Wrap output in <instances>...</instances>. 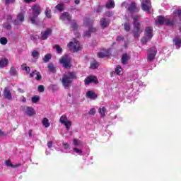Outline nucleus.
Here are the masks:
<instances>
[{"label": "nucleus", "mask_w": 181, "mask_h": 181, "mask_svg": "<svg viewBox=\"0 0 181 181\" xmlns=\"http://www.w3.org/2000/svg\"><path fill=\"white\" fill-rule=\"evenodd\" d=\"M21 100L23 102V103H26V98H25L24 96H22L21 98Z\"/></svg>", "instance_id": "obj_56"}, {"label": "nucleus", "mask_w": 181, "mask_h": 181, "mask_svg": "<svg viewBox=\"0 0 181 181\" xmlns=\"http://www.w3.org/2000/svg\"><path fill=\"white\" fill-rule=\"evenodd\" d=\"M115 72L118 76H121L122 74V67L121 66L117 65L115 69Z\"/></svg>", "instance_id": "obj_33"}, {"label": "nucleus", "mask_w": 181, "mask_h": 181, "mask_svg": "<svg viewBox=\"0 0 181 181\" xmlns=\"http://www.w3.org/2000/svg\"><path fill=\"white\" fill-rule=\"evenodd\" d=\"M67 117H66V115H62L59 119V122H61V124H64L67 122Z\"/></svg>", "instance_id": "obj_39"}, {"label": "nucleus", "mask_w": 181, "mask_h": 181, "mask_svg": "<svg viewBox=\"0 0 181 181\" xmlns=\"http://www.w3.org/2000/svg\"><path fill=\"white\" fill-rule=\"evenodd\" d=\"M32 9V14L29 16L28 20L33 25H36V19L40 15V7L37 5H34Z\"/></svg>", "instance_id": "obj_4"}, {"label": "nucleus", "mask_w": 181, "mask_h": 181, "mask_svg": "<svg viewBox=\"0 0 181 181\" xmlns=\"http://www.w3.org/2000/svg\"><path fill=\"white\" fill-rule=\"evenodd\" d=\"M0 43L1 45H6L8 43V40L6 37H1L0 38Z\"/></svg>", "instance_id": "obj_45"}, {"label": "nucleus", "mask_w": 181, "mask_h": 181, "mask_svg": "<svg viewBox=\"0 0 181 181\" xmlns=\"http://www.w3.org/2000/svg\"><path fill=\"white\" fill-rule=\"evenodd\" d=\"M40 98L38 95H35L31 98V101L33 104H36L37 103H38V101H40Z\"/></svg>", "instance_id": "obj_37"}, {"label": "nucleus", "mask_w": 181, "mask_h": 181, "mask_svg": "<svg viewBox=\"0 0 181 181\" xmlns=\"http://www.w3.org/2000/svg\"><path fill=\"white\" fill-rule=\"evenodd\" d=\"M38 91L40 93H43V91H45V86H43V85H40L38 86Z\"/></svg>", "instance_id": "obj_48"}, {"label": "nucleus", "mask_w": 181, "mask_h": 181, "mask_svg": "<svg viewBox=\"0 0 181 181\" xmlns=\"http://www.w3.org/2000/svg\"><path fill=\"white\" fill-rule=\"evenodd\" d=\"M0 135H4V132H2V131L0 130Z\"/></svg>", "instance_id": "obj_64"}, {"label": "nucleus", "mask_w": 181, "mask_h": 181, "mask_svg": "<svg viewBox=\"0 0 181 181\" xmlns=\"http://www.w3.org/2000/svg\"><path fill=\"white\" fill-rule=\"evenodd\" d=\"M122 6H126L130 13H134V12H136V4L135 2H132L130 4H128L127 2H124L122 4Z\"/></svg>", "instance_id": "obj_10"}, {"label": "nucleus", "mask_w": 181, "mask_h": 181, "mask_svg": "<svg viewBox=\"0 0 181 181\" xmlns=\"http://www.w3.org/2000/svg\"><path fill=\"white\" fill-rule=\"evenodd\" d=\"M93 20L85 18L83 20V23L85 26H88V30L85 32L83 36L90 37L91 36V33L97 32V28H93Z\"/></svg>", "instance_id": "obj_3"}, {"label": "nucleus", "mask_w": 181, "mask_h": 181, "mask_svg": "<svg viewBox=\"0 0 181 181\" xmlns=\"http://www.w3.org/2000/svg\"><path fill=\"white\" fill-rule=\"evenodd\" d=\"M98 81V79H97V77L94 76H88L87 77L86 79H85V84L87 85V84H90V83H96Z\"/></svg>", "instance_id": "obj_16"}, {"label": "nucleus", "mask_w": 181, "mask_h": 181, "mask_svg": "<svg viewBox=\"0 0 181 181\" xmlns=\"http://www.w3.org/2000/svg\"><path fill=\"white\" fill-rule=\"evenodd\" d=\"M21 69L22 70H24L25 71V73H27L28 74H29V73H30V68L28 66H26V64H23L21 65Z\"/></svg>", "instance_id": "obj_32"}, {"label": "nucleus", "mask_w": 181, "mask_h": 181, "mask_svg": "<svg viewBox=\"0 0 181 181\" xmlns=\"http://www.w3.org/2000/svg\"><path fill=\"white\" fill-rule=\"evenodd\" d=\"M115 6V4L114 3V1L110 0L107 4H106V8L107 9H111L112 8H114Z\"/></svg>", "instance_id": "obj_31"}, {"label": "nucleus", "mask_w": 181, "mask_h": 181, "mask_svg": "<svg viewBox=\"0 0 181 181\" xmlns=\"http://www.w3.org/2000/svg\"><path fill=\"white\" fill-rule=\"evenodd\" d=\"M76 78L77 76L75 72L69 71L65 74L62 79L63 87H64L66 90H69V88H70V86H71V83H73V81Z\"/></svg>", "instance_id": "obj_1"}, {"label": "nucleus", "mask_w": 181, "mask_h": 181, "mask_svg": "<svg viewBox=\"0 0 181 181\" xmlns=\"http://www.w3.org/2000/svg\"><path fill=\"white\" fill-rule=\"evenodd\" d=\"M61 19L62 21H67L69 23L71 22V17H70V14H69V13H67V12H64L62 14Z\"/></svg>", "instance_id": "obj_20"}, {"label": "nucleus", "mask_w": 181, "mask_h": 181, "mask_svg": "<svg viewBox=\"0 0 181 181\" xmlns=\"http://www.w3.org/2000/svg\"><path fill=\"white\" fill-rule=\"evenodd\" d=\"M139 18L140 16L136 15L132 17L134 20L133 25L134 28V30L133 31L134 39H138L142 31H141V24L139 23Z\"/></svg>", "instance_id": "obj_2"}, {"label": "nucleus", "mask_w": 181, "mask_h": 181, "mask_svg": "<svg viewBox=\"0 0 181 181\" xmlns=\"http://www.w3.org/2000/svg\"><path fill=\"white\" fill-rule=\"evenodd\" d=\"M173 45L175 46V48L179 49L181 47V37L176 35L173 39Z\"/></svg>", "instance_id": "obj_11"}, {"label": "nucleus", "mask_w": 181, "mask_h": 181, "mask_svg": "<svg viewBox=\"0 0 181 181\" xmlns=\"http://www.w3.org/2000/svg\"><path fill=\"white\" fill-rule=\"evenodd\" d=\"M55 49H56L57 52L58 54H60V53H62V52H63V49H62V47H60V46H59V45H55Z\"/></svg>", "instance_id": "obj_47"}, {"label": "nucleus", "mask_w": 181, "mask_h": 181, "mask_svg": "<svg viewBox=\"0 0 181 181\" xmlns=\"http://www.w3.org/2000/svg\"><path fill=\"white\" fill-rule=\"evenodd\" d=\"M64 125H65L66 130L69 131V129H70V127H71V122L68 120L64 123Z\"/></svg>", "instance_id": "obj_43"}, {"label": "nucleus", "mask_w": 181, "mask_h": 181, "mask_svg": "<svg viewBox=\"0 0 181 181\" xmlns=\"http://www.w3.org/2000/svg\"><path fill=\"white\" fill-rule=\"evenodd\" d=\"M74 145L75 148H83V142L80 140H77L76 139H74Z\"/></svg>", "instance_id": "obj_26"}, {"label": "nucleus", "mask_w": 181, "mask_h": 181, "mask_svg": "<svg viewBox=\"0 0 181 181\" xmlns=\"http://www.w3.org/2000/svg\"><path fill=\"white\" fill-rule=\"evenodd\" d=\"M99 114L102 118L105 117V113L107 112V109L104 106H101L98 110Z\"/></svg>", "instance_id": "obj_25"}, {"label": "nucleus", "mask_w": 181, "mask_h": 181, "mask_svg": "<svg viewBox=\"0 0 181 181\" xmlns=\"http://www.w3.org/2000/svg\"><path fill=\"white\" fill-rule=\"evenodd\" d=\"M29 136H32V131H30V130L29 132Z\"/></svg>", "instance_id": "obj_63"}, {"label": "nucleus", "mask_w": 181, "mask_h": 181, "mask_svg": "<svg viewBox=\"0 0 181 181\" xmlns=\"http://www.w3.org/2000/svg\"><path fill=\"white\" fill-rule=\"evenodd\" d=\"M24 112L25 114H26V115H28V117H32V115H35V110L33 109V107H26L24 109Z\"/></svg>", "instance_id": "obj_17"}, {"label": "nucleus", "mask_w": 181, "mask_h": 181, "mask_svg": "<svg viewBox=\"0 0 181 181\" xmlns=\"http://www.w3.org/2000/svg\"><path fill=\"white\" fill-rule=\"evenodd\" d=\"M71 62V59L69 55L62 57L59 60V63L64 67V69H70V67H71V64H70Z\"/></svg>", "instance_id": "obj_8"}, {"label": "nucleus", "mask_w": 181, "mask_h": 181, "mask_svg": "<svg viewBox=\"0 0 181 181\" xmlns=\"http://www.w3.org/2000/svg\"><path fill=\"white\" fill-rule=\"evenodd\" d=\"M45 15H46L47 18L50 19L52 18V10H50L49 8H47L45 9Z\"/></svg>", "instance_id": "obj_35"}, {"label": "nucleus", "mask_w": 181, "mask_h": 181, "mask_svg": "<svg viewBox=\"0 0 181 181\" xmlns=\"http://www.w3.org/2000/svg\"><path fill=\"white\" fill-rule=\"evenodd\" d=\"M30 39H31V40H36V39H37V38L34 35H31Z\"/></svg>", "instance_id": "obj_58"}, {"label": "nucleus", "mask_w": 181, "mask_h": 181, "mask_svg": "<svg viewBox=\"0 0 181 181\" xmlns=\"http://www.w3.org/2000/svg\"><path fill=\"white\" fill-rule=\"evenodd\" d=\"M30 77H35V80L39 81L42 80V75L37 71H34L33 73L30 74Z\"/></svg>", "instance_id": "obj_18"}, {"label": "nucleus", "mask_w": 181, "mask_h": 181, "mask_svg": "<svg viewBox=\"0 0 181 181\" xmlns=\"http://www.w3.org/2000/svg\"><path fill=\"white\" fill-rule=\"evenodd\" d=\"M52 35V29L47 28L45 31L41 33V39L46 40Z\"/></svg>", "instance_id": "obj_15"}, {"label": "nucleus", "mask_w": 181, "mask_h": 181, "mask_svg": "<svg viewBox=\"0 0 181 181\" xmlns=\"http://www.w3.org/2000/svg\"><path fill=\"white\" fill-rule=\"evenodd\" d=\"M83 148H80V147H74L73 148V151H72V155H83Z\"/></svg>", "instance_id": "obj_21"}, {"label": "nucleus", "mask_w": 181, "mask_h": 181, "mask_svg": "<svg viewBox=\"0 0 181 181\" xmlns=\"http://www.w3.org/2000/svg\"><path fill=\"white\" fill-rule=\"evenodd\" d=\"M141 8L143 11L149 13L151 12V1L149 0H141Z\"/></svg>", "instance_id": "obj_9"}, {"label": "nucleus", "mask_w": 181, "mask_h": 181, "mask_svg": "<svg viewBox=\"0 0 181 181\" xmlns=\"http://www.w3.org/2000/svg\"><path fill=\"white\" fill-rule=\"evenodd\" d=\"M55 8L59 11V12H63V11H64V5L63 4H57L55 6Z\"/></svg>", "instance_id": "obj_36"}, {"label": "nucleus", "mask_w": 181, "mask_h": 181, "mask_svg": "<svg viewBox=\"0 0 181 181\" xmlns=\"http://www.w3.org/2000/svg\"><path fill=\"white\" fill-rule=\"evenodd\" d=\"M52 146H53V141H50L47 143V147L49 148V149H51Z\"/></svg>", "instance_id": "obj_50"}, {"label": "nucleus", "mask_w": 181, "mask_h": 181, "mask_svg": "<svg viewBox=\"0 0 181 181\" xmlns=\"http://www.w3.org/2000/svg\"><path fill=\"white\" fill-rule=\"evenodd\" d=\"M107 16H108V18H111V16H112L113 13L111 11H108L107 13H106Z\"/></svg>", "instance_id": "obj_53"}, {"label": "nucleus", "mask_w": 181, "mask_h": 181, "mask_svg": "<svg viewBox=\"0 0 181 181\" xmlns=\"http://www.w3.org/2000/svg\"><path fill=\"white\" fill-rule=\"evenodd\" d=\"M25 21V16L23 13H20L17 16V19L13 21V25H19L21 23Z\"/></svg>", "instance_id": "obj_13"}, {"label": "nucleus", "mask_w": 181, "mask_h": 181, "mask_svg": "<svg viewBox=\"0 0 181 181\" xmlns=\"http://www.w3.org/2000/svg\"><path fill=\"white\" fill-rule=\"evenodd\" d=\"M110 25V21L107 18L100 19V26L102 29H105Z\"/></svg>", "instance_id": "obj_19"}, {"label": "nucleus", "mask_w": 181, "mask_h": 181, "mask_svg": "<svg viewBox=\"0 0 181 181\" xmlns=\"http://www.w3.org/2000/svg\"><path fill=\"white\" fill-rule=\"evenodd\" d=\"M4 28H5V29H7V30H11L12 25H11V22L10 21H7L6 23H5L4 24Z\"/></svg>", "instance_id": "obj_38"}, {"label": "nucleus", "mask_w": 181, "mask_h": 181, "mask_svg": "<svg viewBox=\"0 0 181 181\" xmlns=\"http://www.w3.org/2000/svg\"><path fill=\"white\" fill-rule=\"evenodd\" d=\"M64 149H65V153H70V145L68 143H63Z\"/></svg>", "instance_id": "obj_29"}, {"label": "nucleus", "mask_w": 181, "mask_h": 181, "mask_svg": "<svg viewBox=\"0 0 181 181\" xmlns=\"http://www.w3.org/2000/svg\"><path fill=\"white\" fill-rule=\"evenodd\" d=\"M32 57L34 58V59H36V57H39V52L36 51V50H33L32 52Z\"/></svg>", "instance_id": "obj_46"}, {"label": "nucleus", "mask_w": 181, "mask_h": 181, "mask_svg": "<svg viewBox=\"0 0 181 181\" xmlns=\"http://www.w3.org/2000/svg\"><path fill=\"white\" fill-rule=\"evenodd\" d=\"M98 66H100V64L95 60H94L91 64H90V69H93V70H95V69H98Z\"/></svg>", "instance_id": "obj_30"}, {"label": "nucleus", "mask_w": 181, "mask_h": 181, "mask_svg": "<svg viewBox=\"0 0 181 181\" xmlns=\"http://www.w3.org/2000/svg\"><path fill=\"white\" fill-rule=\"evenodd\" d=\"M67 47L69 49L71 52H73L74 53H76V52H78L79 50H81V45H80V42L74 40V42H70Z\"/></svg>", "instance_id": "obj_6"}, {"label": "nucleus", "mask_w": 181, "mask_h": 181, "mask_svg": "<svg viewBox=\"0 0 181 181\" xmlns=\"http://www.w3.org/2000/svg\"><path fill=\"white\" fill-rule=\"evenodd\" d=\"M36 0H25V2H26L27 4H29L30 2H35Z\"/></svg>", "instance_id": "obj_57"}, {"label": "nucleus", "mask_w": 181, "mask_h": 181, "mask_svg": "<svg viewBox=\"0 0 181 181\" xmlns=\"http://www.w3.org/2000/svg\"><path fill=\"white\" fill-rule=\"evenodd\" d=\"M90 115H94L95 114V109L91 108L88 112Z\"/></svg>", "instance_id": "obj_49"}, {"label": "nucleus", "mask_w": 181, "mask_h": 181, "mask_svg": "<svg viewBox=\"0 0 181 181\" xmlns=\"http://www.w3.org/2000/svg\"><path fill=\"white\" fill-rule=\"evenodd\" d=\"M48 69L51 73H56V67L53 64H49Z\"/></svg>", "instance_id": "obj_34"}, {"label": "nucleus", "mask_w": 181, "mask_h": 181, "mask_svg": "<svg viewBox=\"0 0 181 181\" xmlns=\"http://www.w3.org/2000/svg\"><path fill=\"white\" fill-rule=\"evenodd\" d=\"M111 55V49H106L103 52H98V57L99 59H104L105 57H109Z\"/></svg>", "instance_id": "obj_14"}, {"label": "nucleus", "mask_w": 181, "mask_h": 181, "mask_svg": "<svg viewBox=\"0 0 181 181\" xmlns=\"http://www.w3.org/2000/svg\"><path fill=\"white\" fill-rule=\"evenodd\" d=\"M129 59H131V57H129V55L128 54H123L122 56V64H127V63H128V60H129Z\"/></svg>", "instance_id": "obj_22"}, {"label": "nucleus", "mask_w": 181, "mask_h": 181, "mask_svg": "<svg viewBox=\"0 0 181 181\" xmlns=\"http://www.w3.org/2000/svg\"><path fill=\"white\" fill-rule=\"evenodd\" d=\"M6 4H13L15 2V0H5Z\"/></svg>", "instance_id": "obj_54"}, {"label": "nucleus", "mask_w": 181, "mask_h": 181, "mask_svg": "<svg viewBox=\"0 0 181 181\" xmlns=\"http://www.w3.org/2000/svg\"><path fill=\"white\" fill-rule=\"evenodd\" d=\"M117 40L118 42H120L121 40H124V37H122V35H119V36H117Z\"/></svg>", "instance_id": "obj_52"}, {"label": "nucleus", "mask_w": 181, "mask_h": 181, "mask_svg": "<svg viewBox=\"0 0 181 181\" xmlns=\"http://www.w3.org/2000/svg\"><path fill=\"white\" fill-rule=\"evenodd\" d=\"M101 9H103V7L99 6L98 8L95 10V12L97 13L100 12Z\"/></svg>", "instance_id": "obj_55"}, {"label": "nucleus", "mask_w": 181, "mask_h": 181, "mask_svg": "<svg viewBox=\"0 0 181 181\" xmlns=\"http://www.w3.org/2000/svg\"><path fill=\"white\" fill-rule=\"evenodd\" d=\"M46 155H50V152H49L47 150L45 151Z\"/></svg>", "instance_id": "obj_61"}, {"label": "nucleus", "mask_w": 181, "mask_h": 181, "mask_svg": "<svg viewBox=\"0 0 181 181\" xmlns=\"http://www.w3.org/2000/svg\"><path fill=\"white\" fill-rule=\"evenodd\" d=\"M158 53V49L156 47H153L147 50V61L153 62L156 54Z\"/></svg>", "instance_id": "obj_7"}, {"label": "nucleus", "mask_w": 181, "mask_h": 181, "mask_svg": "<svg viewBox=\"0 0 181 181\" xmlns=\"http://www.w3.org/2000/svg\"><path fill=\"white\" fill-rule=\"evenodd\" d=\"M124 30L127 32H129L131 30V24H129V23H124Z\"/></svg>", "instance_id": "obj_42"}, {"label": "nucleus", "mask_w": 181, "mask_h": 181, "mask_svg": "<svg viewBox=\"0 0 181 181\" xmlns=\"http://www.w3.org/2000/svg\"><path fill=\"white\" fill-rule=\"evenodd\" d=\"M9 63V61L6 58H4L1 60H0V69H4V67H6L8 66V64Z\"/></svg>", "instance_id": "obj_24"}, {"label": "nucleus", "mask_w": 181, "mask_h": 181, "mask_svg": "<svg viewBox=\"0 0 181 181\" xmlns=\"http://www.w3.org/2000/svg\"><path fill=\"white\" fill-rule=\"evenodd\" d=\"M71 28L73 30H77V29L78 28V25H77V23H76V21H73L71 22Z\"/></svg>", "instance_id": "obj_40"}, {"label": "nucleus", "mask_w": 181, "mask_h": 181, "mask_svg": "<svg viewBox=\"0 0 181 181\" xmlns=\"http://www.w3.org/2000/svg\"><path fill=\"white\" fill-rule=\"evenodd\" d=\"M139 86H145V84L142 82H139Z\"/></svg>", "instance_id": "obj_60"}, {"label": "nucleus", "mask_w": 181, "mask_h": 181, "mask_svg": "<svg viewBox=\"0 0 181 181\" xmlns=\"http://www.w3.org/2000/svg\"><path fill=\"white\" fill-rule=\"evenodd\" d=\"M7 22H12V15L7 16Z\"/></svg>", "instance_id": "obj_51"}, {"label": "nucleus", "mask_w": 181, "mask_h": 181, "mask_svg": "<svg viewBox=\"0 0 181 181\" xmlns=\"http://www.w3.org/2000/svg\"><path fill=\"white\" fill-rule=\"evenodd\" d=\"M152 37H153V29L152 27H146L145 29L144 37L141 38V42L143 45H146Z\"/></svg>", "instance_id": "obj_5"}, {"label": "nucleus", "mask_w": 181, "mask_h": 181, "mask_svg": "<svg viewBox=\"0 0 181 181\" xmlns=\"http://www.w3.org/2000/svg\"><path fill=\"white\" fill-rule=\"evenodd\" d=\"M11 76H16V68L15 66H12L10 69Z\"/></svg>", "instance_id": "obj_41"}, {"label": "nucleus", "mask_w": 181, "mask_h": 181, "mask_svg": "<svg viewBox=\"0 0 181 181\" xmlns=\"http://www.w3.org/2000/svg\"><path fill=\"white\" fill-rule=\"evenodd\" d=\"M3 97L6 100H12V94H11V90L9 88H5L3 92Z\"/></svg>", "instance_id": "obj_12"}, {"label": "nucleus", "mask_w": 181, "mask_h": 181, "mask_svg": "<svg viewBox=\"0 0 181 181\" xmlns=\"http://www.w3.org/2000/svg\"><path fill=\"white\" fill-rule=\"evenodd\" d=\"M74 2L76 5H78L80 4V0H74Z\"/></svg>", "instance_id": "obj_59"}, {"label": "nucleus", "mask_w": 181, "mask_h": 181, "mask_svg": "<svg viewBox=\"0 0 181 181\" xmlns=\"http://www.w3.org/2000/svg\"><path fill=\"white\" fill-rule=\"evenodd\" d=\"M86 97L90 98V100H95L97 98V95H95L93 90H89L86 93Z\"/></svg>", "instance_id": "obj_23"}, {"label": "nucleus", "mask_w": 181, "mask_h": 181, "mask_svg": "<svg viewBox=\"0 0 181 181\" xmlns=\"http://www.w3.org/2000/svg\"><path fill=\"white\" fill-rule=\"evenodd\" d=\"M62 1H63V2H66V3L70 2V0H62Z\"/></svg>", "instance_id": "obj_62"}, {"label": "nucleus", "mask_w": 181, "mask_h": 181, "mask_svg": "<svg viewBox=\"0 0 181 181\" xmlns=\"http://www.w3.org/2000/svg\"><path fill=\"white\" fill-rule=\"evenodd\" d=\"M50 59H52V55L48 54L45 55L43 60H44L45 63H47V62H49V60H50Z\"/></svg>", "instance_id": "obj_44"}, {"label": "nucleus", "mask_w": 181, "mask_h": 181, "mask_svg": "<svg viewBox=\"0 0 181 181\" xmlns=\"http://www.w3.org/2000/svg\"><path fill=\"white\" fill-rule=\"evenodd\" d=\"M42 124L45 128H49L50 127V122H49V119L45 117L42 120Z\"/></svg>", "instance_id": "obj_28"}, {"label": "nucleus", "mask_w": 181, "mask_h": 181, "mask_svg": "<svg viewBox=\"0 0 181 181\" xmlns=\"http://www.w3.org/2000/svg\"><path fill=\"white\" fill-rule=\"evenodd\" d=\"M5 163H6V166H7L8 168H19V166H21V164H16V165L12 164V163L9 160H6Z\"/></svg>", "instance_id": "obj_27"}]
</instances>
